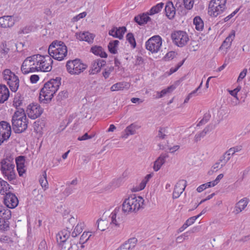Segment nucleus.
<instances>
[{
  "instance_id": "obj_43",
  "label": "nucleus",
  "mask_w": 250,
  "mask_h": 250,
  "mask_svg": "<svg viewBox=\"0 0 250 250\" xmlns=\"http://www.w3.org/2000/svg\"><path fill=\"white\" fill-rule=\"evenodd\" d=\"M23 98L18 93L15 97L13 101V105L17 108L20 106L22 103Z\"/></svg>"
},
{
  "instance_id": "obj_24",
  "label": "nucleus",
  "mask_w": 250,
  "mask_h": 250,
  "mask_svg": "<svg viewBox=\"0 0 250 250\" xmlns=\"http://www.w3.org/2000/svg\"><path fill=\"white\" fill-rule=\"evenodd\" d=\"M90 51L94 55L101 57V58H106L107 55L102 46L95 45L90 49Z\"/></svg>"
},
{
  "instance_id": "obj_28",
  "label": "nucleus",
  "mask_w": 250,
  "mask_h": 250,
  "mask_svg": "<svg viewBox=\"0 0 250 250\" xmlns=\"http://www.w3.org/2000/svg\"><path fill=\"white\" fill-rule=\"evenodd\" d=\"M12 43H13L12 41L6 42L5 41L2 42L0 45V53L3 56H5L9 52L10 48L9 45Z\"/></svg>"
},
{
  "instance_id": "obj_14",
  "label": "nucleus",
  "mask_w": 250,
  "mask_h": 250,
  "mask_svg": "<svg viewBox=\"0 0 250 250\" xmlns=\"http://www.w3.org/2000/svg\"><path fill=\"white\" fill-rule=\"evenodd\" d=\"M43 110V108L38 104H32L27 106L26 113L29 118L35 119L42 115Z\"/></svg>"
},
{
  "instance_id": "obj_8",
  "label": "nucleus",
  "mask_w": 250,
  "mask_h": 250,
  "mask_svg": "<svg viewBox=\"0 0 250 250\" xmlns=\"http://www.w3.org/2000/svg\"><path fill=\"white\" fill-rule=\"evenodd\" d=\"M38 57L36 58L37 71L49 72L52 68L53 60L50 56H42L37 54Z\"/></svg>"
},
{
  "instance_id": "obj_32",
  "label": "nucleus",
  "mask_w": 250,
  "mask_h": 250,
  "mask_svg": "<svg viewBox=\"0 0 250 250\" xmlns=\"http://www.w3.org/2000/svg\"><path fill=\"white\" fill-rule=\"evenodd\" d=\"M119 42L118 40H114L110 42L108 45L109 51L113 54L117 53V48L119 44Z\"/></svg>"
},
{
  "instance_id": "obj_45",
  "label": "nucleus",
  "mask_w": 250,
  "mask_h": 250,
  "mask_svg": "<svg viewBox=\"0 0 250 250\" xmlns=\"http://www.w3.org/2000/svg\"><path fill=\"white\" fill-rule=\"evenodd\" d=\"M126 40L131 44L133 48H135L136 46V41L134 35L131 33H129L126 35Z\"/></svg>"
},
{
  "instance_id": "obj_49",
  "label": "nucleus",
  "mask_w": 250,
  "mask_h": 250,
  "mask_svg": "<svg viewBox=\"0 0 250 250\" xmlns=\"http://www.w3.org/2000/svg\"><path fill=\"white\" fill-rule=\"evenodd\" d=\"M185 8L187 10L192 8L194 4V0H183Z\"/></svg>"
},
{
  "instance_id": "obj_22",
  "label": "nucleus",
  "mask_w": 250,
  "mask_h": 250,
  "mask_svg": "<svg viewBox=\"0 0 250 250\" xmlns=\"http://www.w3.org/2000/svg\"><path fill=\"white\" fill-rule=\"evenodd\" d=\"M120 207L116 208L114 211L111 213L110 217L111 218V224H114L116 226L119 227L120 226L119 212Z\"/></svg>"
},
{
  "instance_id": "obj_7",
  "label": "nucleus",
  "mask_w": 250,
  "mask_h": 250,
  "mask_svg": "<svg viewBox=\"0 0 250 250\" xmlns=\"http://www.w3.org/2000/svg\"><path fill=\"white\" fill-rule=\"evenodd\" d=\"M3 80L9 85L12 92H16L19 87V77L9 69H5L2 72Z\"/></svg>"
},
{
  "instance_id": "obj_52",
  "label": "nucleus",
  "mask_w": 250,
  "mask_h": 250,
  "mask_svg": "<svg viewBox=\"0 0 250 250\" xmlns=\"http://www.w3.org/2000/svg\"><path fill=\"white\" fill-rule=\"evenodd\" d=\"M87 14L85 12H82L76 16L74 17L72 19V22H76L81 19L84 18L86 16Z\"/></svg>"
},
{
  "instance_id": "obj_20",
  "label": "nucleus",
  "mask_w": 250,
  "mask_h": 250,
  "mask_svg": "<svg viewBox=\"0 0 250 250\" xmlns=\"http://www.w3.org/2000/svg\"><path fill=\"white\" fill-rule=\"evenodd\" d=\"M168 157L167 154H162L160 156L155 160L154 163L153 169L155 171H158L165 164L166 159Z\"/></svg>"
},
{
  "instance_id": "obj_26",
  "label": "nucleus",
  "mask_w": 250,
  "mask_h": 250,
  "mask_svg": "<svg viewBox=\"0 0 250 250\" xmlns=\"http://www.w3.org/2000/svg\"><path fill=\"white\" fill-rule=\"evenodd\" d=\"M69 236L70 232L66 229H63L57 234V240L59 243L65 242Z\"/></svg>"
},
{
  "instance_id": "obj_44",
  "label": "nucleus",
  "mask_w": 250,
  "mask_h": 250,
  "mask_svg": "<svg viewBox=\"0 0 250 250\" xmlns=\"http://www.w3.org/2000/svg\"><path fill=\"white\" fill-rule=\"evenodd\" d=\"M208 130L209 129L208 127H207L203 131L196 134L194 137L195 142H197L200 141L201 138L204 137L206 135Z\"/></svg>"
},
{
  "instance_id": "obj_54",
  "label": "nucleus",
  "mask_w": 250,
  "mask_h": 250,
  "mask_svg": "<svg viewBox=\"0 0 250 250\" xmlns=\"http://www.w3.org/2000/svg\"><path fill=\"white\" fill-rule=\"evenodd\" d=\"M113 69L114 68L113 67H110L108 68L105 69L104 71L103 72V75L105 79H107L109 77L110 73L112 72Z\"/></svg>"
},
{
  "instance_id": "obj_3",
  "label": "nucleus",
  "mask_w": 250,
  "mask_h": 250,
  "mask_svg": "<svg viewBox=\"0 0 250 250\" xmlns=\"http://www.w3.org/2000/svg\"><path fill=\"white\" fill-rule=\"evenodd\" d=\"M28 119L23 108L16 111L12 116L13 129L16 133L24 132L27 128Z\"/></svg>"
},
{
  "instance_id": "obj_37",
  "label": "nucleus",
  "mask_w": 250,
  "mask_h": 250,
  "mask_svg": "<svg viewBox=\"0 0 250 250\" xmlns=\"http://www.w3.org/2000/svg\"><path fill=\"white\" fill-rule=\"evenodd\" d=\"M174 87L172 85L168 86L167 88L162 90L161 92L157 91V98H161L166 95L167 94L170 93L172 91Z\"/></svg>"
},
{
  "instance_id": "obj_12",
  "label": "nucleus",
  "mask_w": 250,
  "mask_h": 250,
  "mask_svg": "<svg viewBox=\"0 0 250 250\" xmlns=\"http://www.w3.org/2000/svg\"><path fill=\"white\" fill-rule=\"evenodd\" d=\"M162 38L158 35L150 38L146 42V48L152 53H157L162 46Z\"/></svg>"
},
{
  "instance_id": "obj_59",
  "label": "nucleus",
  "mask_w": 250,
  "mask_h": 250,
  "mask_svg": "<svg viewBox=\"0 0 250 250\" xmlns=\"http://www.w3.org/2000/svg\"><path fill=\"white\" fill-rule=\"evenodd\" d=\"M24 165L17 166V168L20 176H22L25 172Z\"/></svg>"
},
{
  "instance_id": "obj_27",
  "label": "nucleus",
  "mask_w": 250,
  "mask_h": 250,
  "mask_svg": "<svg viewBox=\"0 0 250 250\" xmlns=\"http://www.w3.org/2000/svg\"><path fill=\"white\" fill-rule=\"evenodd\" d=\"M235 37V33L233 32L232 33L229 35V36L226 38L225 41L222 43L221 46L220 47V49L226 48L228 49L229 48L231 45V42L233 40Z\"/></svg>"
},
{
  "instance_id": "obj_42",
  "label": "nucleus",
  "mask_w": 250,
  "mask_h": 250,
  "mask_svg": "<svg viewBox=\"0 0 250 250\" xmlns=\"http://www.w3.org/2000/svg\"><path fill=\"white\" fill-rule=\"evenodd\" d=\"M68 95V92L66 90H63L59 92L57 96V101L59 103H62L67 98Z\"/></svg>"
},
{
  "instance_id": "obj_60",
  "label": "nucleus",
  "mask_w": 250,
  "mask_h": 250,
  "mask_svg": "<svg viewBox=\"0 0 250 250\" xmlns=\"http://www.w3.org/2000/svg\"><path fill=\"white\" fill-rule=\"evenodd\" d=\"M85 35L86 32L76 34L77 39L80 41H84V40H85Z\"/></svg>"
},
{
  "instance_id": "obj_30",
  "label": "nucleus",
  "mask_w": 250,
  "mask_h": 250,
  "mask_svg": "<svg viewBox=\"0 0 250 250\" xmlns=\"http://www.w3.org/2000/svg\"><path fill=\"white\" fill-rule=\"evenodd\" d=\"M11 217V211L9 209L5 208H0V218L1 219L5 220V221H8Z\"/></svg>"
},
{
  "instance_id": "obj_58",
  "label": "nucleus",
  "mask_w": 250,
  "mask_h": 250,
  "mask_svg": "<svg viewBox=\"0 0 250 250\" xmlns=\"http://www.w3.org/2000/svg\"><path fill=\"white\" fill-rule=\"evenodd\" d=\"M0 242L3 243H9L11 242V240L8 236L1 235L0 237Z\"/></svg>"
},
{
  "instance_id": "obj_29",
  "label": "nucleus",
  "mask_w": 250,
  "mask_h": 250,
  "mask_svg": "<svg viewBox=\"0 0 250 250\" xmlns=\"http://www.w3.org/2000/svg\"><path fill=\"white\" fill-rule=\"evenodd\" d=\"M128 83L126 82H119L114 84L110 87L112 91L123 90L125 88H128Z\"/></svg>"
},
{
  "instance_id": "obj_11",
  "label": "nucleus",
  "mask_w": 250,
  "mask_h": 250,
  "mask_svg": "<svg viewBox=\"0 0 250 250\" xmlns=\"http://www.w3.org/2000/svg\"><path fill=\"white\" fill-rule=\"evenodd\" d=\"M173 42L179 47H183L189 41L187 33L183 31H175L171 35Z\"/></svg>"
},
{
  "instance_id": "obj_15",
  "label": "nucleus",
  "mask_w": 250,
  "mask_h": 250,
  "mask_svg": "<svg viewBox=\"0 0 250 250\" xmlns=\"http://www.w3.org/2000/svg\"><path fill=\"white\" fill-rule=\"evenodd\" d=\"M4 203L9 208H14L18 206L19 201L15 194L8 192L4 197Z\"/></svg>"
},
{
  "instance_id": "obj_40",
  "label": "nucleus",
  "mask_w": 250,
  "mask_h": 250,
  "mask_svg": "<svg viewBox=\"0 0 250 250\" xmlns=\"http://www.w3.org/2000/svg\"><path fill=\"white\" fill-rule=\"evenodd\" d=\"M117 33H115V38H118L120 40L123 39L124 34L126 31V29L125 26L120 27L119 28L116 27Z\"/></svg>"
},
{
  "instance_id": "obj_53",
  "label": "nucleus",
  "mask_w": 250,
  "mask_h": 250,
  "mask_svg": "<svg viewBox=\"0 0 250 250\" xmlns=\"http://www.w3.org/2000/svg\"><path fill=\"white\" fill-rule=\"evenodd\" d=\"M94 37L95 36L93 34H91L88 32H86L85 40H84V41L88 42V43H92L93 42Z\"/></svg>"
},
{
  "instance_id": "obj_5",
  "label": "nucleus",
  "mask_w": 250,
  "mask_h": 250,
  "mask_svg": "<svg viewBox=\"0 0 250 250\" xmlns=\"http://www.w3.org/2000/svg\"><path fill=\"white\" fill-rule=\"evenodd\" d=\"M48 53L54 59L62 61L67 54V47L62 42L54 41L49 46Z\"/></svg>"
},
{
  "instance_id": "obj_1",
  "label": "nucleus",
  "mask_w": 250,
  "mask_h": 250,
  "mask_svg": "<svg viewBox=\"0 0 250 250\" xmlns=\"http://www.w3.org/2000/svg\"><path fill=\"white\" fill-rule=\"evenodd\" d=\"M61 84V78L56 77L45 83L41 89L40 94V101L43 103L50 102L57 91Z\"/></svg>"
},
{
  "instance_id": "obj_33",
  "label": "nucleus",
  "mask_w": 250,
  "mask_h": 250,
  "mask_svg": "<svg viewBox=\"0 0 250 250\" xmlns=\"http://www.w3.org/2000/svg\"><path fill=\"white\" fill-rule=\"evenodd\" d=\"M164 4V3L160 2L153 6L148 12V14L149 15H153L158 13L163 8Z\"/></svg>"
},
{
  "instance_id": "obj_4",
  "label": "nucleus",
  "mask_w": 250,
  "mask_h": 250,
  "mask_svg": "<svg viewBox=\"0 0 250 250\" xmlns=\"http://www.w3.org/2000/svg\"><path fill=\"white\" fill-rule=\"evenodd\" d=\"M0 170L3 175L9 181L15 179V161L13 156H7L0 163Z\"/></svg>"
},
{
  "instance_id": "obj_9",
  "label": "nucleus",
  "mask_w": 250,
  "mask_h": 250,
  "mask_svg": "<svg viewBox=\"0 0 250 250\" xmlns=\"http://www.w3.org/2000/svg\"><path fill=\"white\" fill-rule=\"evenodd\" d=\"M65 66L67 71L71 75H74L80 74L87 67L86 65L78 59L67 61Z\"/></svg>"
},
{
  "instance_id": "obj_17",
  "label": "nucleus",
  "mask_w": 250,
  "mask_h": 250,
  "mask_svg": "<svg viewBox=\"0 0 250 250\" xmlns=\"http://www.w3.org/2000/svg\"><path fill=\"white\" fill-rule=\"evenodd\" d=\"M15 20L13 16H4L0 17V26L2 28L12 27L15 24Z\"/></svg>"
},
{
  "instance_id": "obj_18",
  "label": "nucleus",
  "mask_w": 250,
  "mask_h": 250,
  "mask_svg": "<svg viewBox=\"0 0 250 250\" xmlns=\"http://www.w3.org/2000/svg\"><path fill=\"white\" fill-rule=\"evenodd\" d=\"M249 200L247 198H244L240 200L235 205L233 212L237 214L243 210L247 206Z\"/></svg>"
},
{
  "instance_id": "obj_35",
  "label": "nucleus",
  "mask_w": 250,
  "mask_h": 250,
  "mask_svg": "<svg viewBox=\"0 0 250 250\" xmlns=\"http://www.w3.org/2000/svg\"><path fill=\"white\" fill-rule=\"evenodd\" d=\"M97 228L101 231H104L107 227L108 221L106 220L99 219L97 221Z\"/></svg>"
},
{
  "instance_id": "obj_62",
  "label": "nucleus",
  "mask_w": 250,
  "mask_h": 250,
  "mask_svg": "<svg viewBox=\"0 0 250 250\" xmlns=\"http://www.w3.org/2000/svg\"><path fill=\"white\" fill-rule=\"evenodd\" d=\"M39 80V77L37 75H32L30 76V80L31 83H36Z\"/></svg>"
},
{
  "instance_id": "obj_16",
  "label": "nucleus",
  "mask_w": 250,
  "mask_h": 250,
  "mask_svg": "<svg viewBox=\"0 0 250 250\" xmlns=\"http://www.w3.org/2000/svg\"><path fill=\"white\" fill-rule=\"evenodd\" d=\"M187 186V182L185 180L179 181L175 185L172 194L173 199L178 198L184 191Z\"/></svg>"
},
{
  "instance_id": "obj_41",
  "label": "nucleus",
  "mask_w": 250,
  "mask_h": 250,
  "mask_svg": "<svg viewBox=\"0 0 250 250\" xmlns=\"http://www.w3.org/2000/svg\"><path fill=\"white\" fill-rule=\"evenodd\" d=\"M167 134V127H160L157 137L161 139H165Z\"/></svg>"
},
{
  "instance_id": "obj_61",
  "label": "nucleus",
  "mask_w": 250,
  "mask_h": 250,
  "mask_svg": "<svg viewBox=\"0 0 250 250\" xmlns=\"http://www.w3.org/2000/svg\"><path fill=\"white\" fill-rule=\"evenodd\" d=\"M199 217V215H197L195 216L191 217L188 219L186 222L189 225H191L192 224L194 223V222L195 221V220Z\"/></svg>"
},
{
  "instance_id": "obj_63",
  "label": "nucleus",
  "mask_w": 250,
  "mask_h": 250,
  "mask_svg": "<svg viewBox=\"0 0 250 250\" xmlns=\"http://www.w3.org/2000/svg\"><path fill=\"white\" fill-rule=\"evenodd\" d=\"M224 177L223 174H220L217 176L216 178L213 181V185H216L220 181L221 179H222Z\"/></svg>"
},
{
  "instance_id": "obj_51",
  "label": "nucleus",
  "mask_w": 250,
  "mask_h": 250,
  "mask_svg": "<svg viewBox=\"0 0 250 250\" xmlns=\"http://www.w3.org/2000/svg\"><path fill=\"white\" fill-rule=\"evenodd\" d=\"M25 157L23 156H19L15 159V163L17 166L24 165Z\"/></svg>"
},
{
  "instance_id": "obj_25",
  "label": "nucleus",
  "mask_w": 250,
  "mask_h": 250,
  "mask_svg": "<svg viewBox=\"0 0 250 250\" xmlns=\"http://www.w3.org/2000/svg\"><path fill=\"white\" fill-rule=\"evenodd\" d=\"M139 128V126L135 124H132L127 126L125 130V134L123 136V138H127L130 135H134L136 133V131Z\"/></svg>"
},
{
  "instance_id": "obj_55",
  "label": "nucleus",
  "mask_w": 250,
  "mask_h": 250,
  "mask_svg": "<svg viewBox=\"0 0 250 250\" xmlns=\"http://www.w3.org/2000/svg\"><path fill=\"white\" fill-rule=\"evenodd\" d=\"M74 189V188H73L71 186H67L63 191V193L64 195L67 196L73 192Z\"/></svg>"
},
{
  "instance_id": "obj_31",
  "label": "nucleus",
  "mask_w": 250,
  "mask_h": 250,
  "mask_svg": "<svg viewBox=\"0 0 250 250\" xmlns=\"http://www.w3.org/2000/svg\"><path fill=\"white\" fill-rule=\"evenodd\" d=\"M193 23L197 30L201 31L203 29L204 22L200 17L196 16L194 18Z\"/></svg>"
},
{
  "instance_id": "obj_23",
  "label": "nucleus",
  "mask_w": 250,
  "mask_h": 250,
  "mask_svg": "<svg viewBox=\"0 0 250 250\" xmlns=\"http://www.w3.org/2000/svg\"><path fill=\"white\" fill-rule=\"evenodd\" d=\"M149 15L148 12L143 13L142 15H138L135 17L134 21L140 25L145 24L151 20L150 18L148 16Z\"/></svg>"
},
{
  "instance_id": "obj_50",
  "label": "nucleus",
  "mask_w": 250,
  "mask_h": 250,
  "mask_svg": "<svg viewBox=\"0 0 250 250\" xmlns=\"http://www.w3.org/2000/svg\"><path fill=\"white\" fill-rule=\"evenodd\" d=\"M34 130L38 133H41L42 127L39 121L35 122L33 125Z\"/></svg>"
},
{
  "instance_id": "obj_2",
  "label": "nucleus",
  "mask_w": 250,
  "mask_h": 250,
  "mask_svg": "<svg viewBox=\"0 0 250 250\" xmlns=\"http://www.w3.org/2000/svg\"><path fill=\"white\" fill-rule=\"evenodd\" d=\"M144 200L139 196L131 195L125 199L122 205L123 212L125 214L135 213L144 208Z\"/></svg>"
},
{
  "instance_id": "obj_47",
  "label": "nucleus",
  "mask_w": 250,
  "mask_h": 250,
  "mask_svg": "<svg viewBox=\"0 0 250 250\" xmlns=\"http://www.w3.org/2000/svg\"><path fill=\"white\" fill-rule=\"evenodd\" d=\"M210 117L209 113H206L204 115L203 119L198 124L197 126H200L207 123L209 120Z\"/></svg>"
},
{
  "instance_id": "obj_10",
  "label": "nucleus",
  "mask_w": 250,
  "mask_h": 250,
  "mask_svg": "<svg viewBox=\"0 0 250 250\" xmlns=\"http://www.w3.org/2000/svg\"><path fill=\"white\" fill-rule=\"evenodd\" d=\"M38 55H34L27 57L23 62L21 66V71L24 74L33 73L37 71L36 58Z\"/></svg>"
},
{
  "instance_id": "obj_13",
  "label": "nucleus",
  "mask_w": 250,
  "mask_h": 250,
  "mask_svg": "<svg viewBox=\"0 0 250 250\" xmlns=\"http://www.w3.org/2000/svg\"><path fill=\"white\" fill-rule=\"evenodd\" d=\"M11 134V127L8 122L1 121L0 122V145L4 141L7 140Z\"/></svg>"
},
{
  "instance_id": "obj_6",
  "label": "nucleus",
  "mask_w": 250,
  "mask_h": 250,
  "mask_svg": "<svg viewBox=\"0 0 250 250\" xmlns=\"http://www.w3.org/2000/svg\"><path fill=\"white\" fill-rule=\"evenodd\" d=\"M227 0H211L208 4V14L212 17L223 14L227 9Z\"/></svg>"
},
{
  "instance_id": "obj_48",
  "label": "nucleus",
  "mask_w": 250,
  "mask_h": 250,
  "mask_svg": "<svg viewBox=\"0 0 250 250\" xmlns=\"http://www.w3.org/2000/svg\"><path fill=\"white\" fill-rule=\"evenodd\" d=\"M89 232H84L82 236H81L80 239V244H84L85 242L87 241V240L89 239L90 236H91V234H89Z\"/></svg>"
},
{
  "instance_id": "obj_56",
  "label": "nucleus",
  "mask_w": 250,
  "mask_h": 250,
  "mask_svg": "<svg viewBox=\"0 0 250 250\" xmlns=\"http://www.w3.org/2000/svg\"><path fill=\"white\" fill-rule=\"evenodd\" d=\"M38 250H47L46 243L45 240H42L39 245Z\"/></svg>"
},
{
  "instance_id": "obj_57",
  "label": "nucleus",
  "mask_w": 250,
  "mask_h": 250,
  "mask_svg": "<svg viewBox=\"0 0 250 250\" xmlns=\"http://www.w3.org/2000/svg\"><path fill=\"white\" fill-rule=\"evenodd\" d=\"M247 73V69L245 68L243 70V71L240 73L238 78L237 79V82H239L242 80L246 76Z\"/></svg>"
},
{
  "instance_id": "obj_46",
  "label": "nucleus",
  "mask_w": 250,
  "mask_h": 250,
  "mask_svg": "<svg viewBox=\"0 0 250 250\" xmlns=\"http://www.w3.org/2000/svg\"><path fill=\"white\" fill-rule=\"evenodd\" d=\"M9 227V222L8 221L1 219L0 218V230H6Z\"/></svg>"
},
{
  "instance_id": "obj_34",
  "label": "nucleus",
  "mask_w": 250,
  "mask_h": 250,
  "mask_svg": "<svg viewBox=\"0 0 250 250\" xmlns=\"http://www.w3.org/2000/svg\"><path fill=\"white\" fill-rule=\"evenodd\" d=\"M100 66H99V63L98 62L97 60H94L92 64L91 69L89 71L90 74H95L97 73H98L100 71Z\"/></svg>"
},
{
  "instance_id": "obj_39",
  "label": "nucleus",
  "mask_w": 250,
  "mask_h": 250,
  "mask_svg": "<svg viewBox=\"0 0 250 250\" xmlns=\"http://www.w3.org/2000/svg\"><path fill=\"white\" fill-rule=\"evenodd\" d=\"M40 183L42 188L46 189L48 188V182L47 180V175L46 171H44L42 173V176L39 180Z\"/></svg>"
},
{
  "instance_id": "obj_64",
  "label": "nucleus",
  "mask_w": 250,
  "mask_h": 250,
  "mask_svg": "<svg viewBox=\"0 0 250 250\" xmlns=\"http://www.w3.org/2000/svg\"><path fill=\"white\" fill-rule=\"evenodd\" d=\"M78 246L75 243H70V246L68 248L67 250H78Z\"/></svg>"
},
{
  "instance_id": "obj_21",
  "label": "nucleus",
  "mask_w": 250,
  "mask_h": 250,
  "mask_svg": "<svg viewBox=\"0 0 250 250\" xmlns=\"http://www.w3.org/2000/svg\"><path fill=\"white\" fill-rule=\"evenodd\" d=\"M9 97V91L7 87L4 84H0V103H3L7 101Z\"/></svg>"
},
{
  "instance_id": "obj_19",
  "label": "nucleus",
  "mask_w": 250,
  "mask_h": 250,
  "mask_svg": "<svg viewBox=\"0 0 250 250\" xmlns=\"http://www.w3.org/2000/svg\"><path fill=\"white\" fill-rule=\"evenodd\" d=\"M165 12L167 17L170 20L173 19L175 15V7L171 1L167 2L165 7Z\"/></svg>"
},
{
  "instance_id": "obj_36",
  "label": "nucleus",
  "mask_w": 250,
  "mask_h": 250,
  "mask_svg": "<svg viewBox=\"0 0 250 250\" xmlns=\"http://www.w3.org/2000/svg\"><path fill=\"white\" fill-rule=\"evenodd\" d=\"M84 226L83 223L80 222L78 223L72 232V236L76 237L78 234H80L83 230Z\"/></svg>"
},
{
  "instance_id": "obj_38",
  "label": "nucleus",
  "mask_w": 250,
  "mask_h": 250,
  "mask_svg": "<svg viewBox=\"0 0 250 250\" xmlns=\"http://www.w3.org/2000/svg\"><path fill=\"white\" fill-rule=\"evenodd\" d=\"M137 242V239L136 238L133 237L128 239L124 244L125 246H127V248L129 250H132L135 248Z\"/></svg>"
}]
</instances>
